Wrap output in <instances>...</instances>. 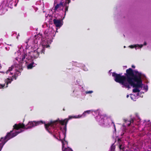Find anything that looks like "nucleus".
<instances>
[{"instance_id":"nucleus-1","label":"nucleus","mask_w":151,"mask_h":151,"mask_svg":"<svg viewBox=\"0 0 151 151\" xmlns=\"http://www.w3.org/2000/svg\"><path fill=\"white\" fill-rule=\"evenodd\" d=\"M55 34L53 28L49 27L45 31L43 37L42 34H38L35 42L40 43L41 46L36 49L35 50L34 48L33 50L32 47H31V50L29 49L31 46L30 45L28 46L31 41L29 40L24 43L23 45H19L18 47L19 50L15 53V56H17L15 59L17 62H16L14 65L9 67L6 73V74L9 73V75L16 80V76H18L20 73V70L22 69L23 64H27L28 69H31L35 66L36 64L31 62L33 59L37 58L40 53L44 54L45 48L50 46L49 45L52 42V39Z\"/></svg>"},{"instance_id":"nucleus-2","label":"nucleus","mask_w":151,"mask_h":151,"mask_svg":"<svg viewBox=\"0 0 151 151\" xmlns=\"http://www.w3.org/2000/svg\"><path fill=\"white\" fill-rule=\"evenodd\" d=\"M112 73L115 81L121 84L122 87L128 89L132 86L134 88L132 91L135 93L131 94L130 96L133 101H135L136 99L141 97L139 95L141 90H144L145 92L148 90L147 86L142 83V79L144 78L145 76L141 72L137 70H134L133 72L132 69L129 68L126 70V76H122V74H118L114 72Z\"/></svg>"},{"instance_id":"nucleus-3","label":"nucleus","mask_w":151,"mask_h":151,"mask_svg":"<svg viewBox=\"0 0 151 151\" xmlns=\"http://www.w3.org/2000/svg\"><path fill=\"white\" fill-rule=\"evenodd\" d=\"M68 120L65 119L60 120L59 119L56 120L50 121L47 124H45L44 126L46 130L54 137L58 139H60L62 143L63 151H69L70 149L67 147V142L65 141L66 132V125Z\"/></svg>"},{"instance_id":"nucleus-4","label":"nucleus","mask_w":151,"mask_h":151,"mask_svg":"<svg viewBox=\"0 0 151 151\" xmlns=\"http://www.w3.org/2000/svg\"><path fill=\"white\" fill-rule=\"evenodd\" d=\"M92 113L93 115L95 116V118L99 124L102 126H107L109 125L110 123L113 124L114 127V135L116 136V129L114 124L112 122L111 120L108 118L105 114L101 115L100 111L99 109L96 110H87L85 111L82 114L79 115L78 116H69L68 119H66L68 121V119L73 118H79L81 117H84L87 115Z\"/></svg>"},{"instance_id":"nucleus-5","label":"nucleus","mask_w":151,"mask_h":151,"mask_svg":"<svg viewBox=\"0 0 151 151\" xmlns=\"http://www.w3.org/2000/svg\"><path fill=\"white\" fill-rule=\"evenodd\" d=\"M35 127V121L29 122L25 126L23 124H15L13 126V129L8 132L4 137H2L0 140V151H1L4 145L9 139L12 138L19 133L23 132L25 129L31 128Z\"/></svg>"},{"instance_id":"nucleus-6","label":"nucleus","mask_w":151,"mask_h":151,"mask_svg":"<svg viewBox=\"0 0 151 151\" xmlns=\"http://www.w3.org/2000/svg\"><path fill=\"white\" fill-rule=\"evenodd\" d=\"M70 0H55V3L60 2L59 4H57L55 6L54 10L55 11L62 10L64 12L65 15L66 12L68 10V4L70 2Z\"/></svg>"},{"instance_id":"nucleus-7","label":"nucleus","mask_w":151,"mask_h":151,"mask_svg":"<svg viewBox=\"0 0 151 151\" xmlns=\"http://www.w3.org/2000/svg\"><path fill=\"white\" fill-rule=\"evenodd\" d=\"M124 121L125 122L124 123V124L123 125V128L124 129H126V126H129L130 125L132 127H134V122L133 119L132 118H131L129 119H124ZM134 123L139 125V123L138 124H136L135 123Z\"/></svg>"},{"instance_id":"nucleus-8","label":"nucleus","mask_w":151,"mask_h":151,"mask_svg":"<svg viewBox=\"0 0 151 151\" xmlns=\"http://www.w3.org/2000/svg\"><path fill=\"white\" fill-rule=\"evenodd\" d=\"M9 73L7 74L9 75V78L5 80V82L6 83V85H5V83L2 84H0V88H4L7 87L9 83H11L13 79H14L12 76L9 75Z\"/></svg>"},{"instance_id":"nucleus-9","label":"nucleus","mask_w":151,"mask_h":151,"mask_svg":"<svg viewBox=\"0 0 151 151\" xmlns=\"http://www.w3.org/2000/svg\"><path fill=\"white\" fill-rule=\"evenodd\" d=\"M84 85L81 84V85H76L75 89L73 91L75 92L81 93L82 94L84 93V90L83 88Z\"/></svg>"},{"instance_id":"nucleus-10","label":"nucleus","mask_w":151,"mask_h":151,"mask_svg":"<svg viewBox=\"0 0 151 151\" xmlns=\"http://www.w3.org/2000/svg\"><path fill=\"white\" fill-rule=\"evenodd\" d=\"M64 18V17H63V19H61L56 18L53 19L54 23L57 27L59 28L63 25V20Z\"/></svg>"},{"instance_id":"nucleus-11","label":"nucleus","mask_w":151,"mask_h":151,"mask_svg":"<svg viewBox=\"0 0 151 151\" xmlns=\"http://www.w3.org/2000/svg\"><path fill=\"white\" fill-rule=\"evenodd\" d=\"M147 45L146 42H144V44L142 45H139L137 44V45H132L129 46V47L132 48H133L134 47H135V48L136 49H137L139 48H141L142 47V46H143V45Z\"/></svg>"},{"instance_id":"nucleus-12","label":"nucleus","mask_w":151,"mask_h":151,"mask_svg":"<svg viewBox=\"0 0 151 151\" xmlns=\"http://www.w3.org/2000/svg\"><path fill=\"white\" fill-rule=\"evenodd\" d=\"M118 141L119 144V148L121 150V151H124V145L122 144V141L120 139L118 140Z\"/></svg>"},{"instance_id":"nucleus-13","label":"nucleus","mask_w":151,"mask_h":151,"mask_svg":"<svg viewBox=\"0 0 151 151\" xmlns=\"http://www.w3.org/2000/svg\"><path fill=\"white\" fill-rule=\"evenodd\" d=\"M80 65L79 66L83 68L84 71H87L88 70V69L86 67L85 65L83 63H80Z\"/></svg>"},{"instance_id":"nucleus-14","label":"nucleus","mask_w":151,"mask_h":151,"mask_svg":"<svg viewBox=\"0 0 151 151\" xmlns=\"http://www.w3.org/2000/svg\"><path fill=\"white\" fill-rule=\"evenodd\" d=\"M77 85H81V84H83L82 81H81L80 80H78L76 81Z\"/></svg>"},{"instance_id":"nucleus-15","label":"nucleus","mask_w":151,"mask_h":151,"mask_svg":"<svg viewBox=\"0 0 151 151\" xmlns=\"http://www.w3.org/2000/svg\"><path fill=\"white\" fill-rule=\"evenodd\" d=\"M135 119L136 120V121L138 123L141 122V119L139 118L138 115H136V117Z\"/></svg>"},{"instance_id":"nucleus-16","label":"nucleus","mask_w":151,"mask_h":151,"mask_svg":"<svg viewBox=\"0 0 151 151\" xmlns=\"http://www.w3.org/2000/svg\"><path fill=\"white\" fill-rule=\"evenodd\" d=\"M115 149V146L114 145V144H113L111 147V151H114V150Z\"/></svg>"},{"instance_id":"nucleus-17","label":"nucleus","mask_w":151,"mask_h":151,"mask_svg":"<svg viewBox=\"0 0 151 151\" xmlns=\"http://www.w3.org/2000/svg\"><path fill=\"white\" fill-rule=\"evenodd\" d=\"M42 27L43 28H48V26L47 23H45L44 24L42 25Z\"/></svg>"},{"instance_id":"nucleus-18","label":"nucleus","mask_w":151,"mask_h":151,"mask_svg":"<svg viewBox=\"0 0 151 151\" xmlns=\"http://www.w3.org/2000/svg\"><path fill=\"white\" fill-rule=\"evenodd\" d=\"M84 92L86 94H91L93 92V91H86L85 92Z\"/></svg>"},{"instance_id":"nucleus-19","label":"nucleus","mask_w":151,"mask_h":151,"mask_svg":"<svg viewBox=\"0 0 151 151\" xmlns=\"http://www.w3.org/2000/svg\"><path fill=\"white\" fill-rule=\"evenodd\" d=\"M125 132H126V131H125L124 129V130H123V133L121 135L122 136L123 135H124L125 134Z\"/></svg>"},{"instance_id":"nucleus-20","label":"nucleus","mask_w":151,"mask_h":151,"mask_svg":"<svg viewBox=\"0 0 151 151\" xmlns=\"http://www.w3.org/2000/svg\"><path fill=\"white\" fill-rule=\"evenodd\" d=\"M5 49L7 50H9V47H5Z\"/></svg>"},{"instance_id":"nucleus-21","label":"nucleus","mask_w":151,"mask_h":151,"mask_svg":"<svg viewBox=\"0 0 151 151\" xmlns=\"http://www.w3.org/2000/svg\"><path fill=\"white\" fill-rule=\"evenodd\" d=\"M41 1H37V2H36V3H37V4H39V3L40 2H41Z\"/></svg>"},{"instance_id":"nucleus-22","label":"nucleus","mask_w":151,"mask_h":151,"mask_svg":"<svg viewBox=\"0 0 151 151\" xmlns=\"http://www.w3.org/2000/svg\"><path fill=\"white\" fill-rule=\"evenodd\" d=\"M37 45H37V43H36V44H35V45L34 46L35 47V46H36V47H37Z\"/></svg>"},{"instance_id":"nucleus-23","label":"nucleus","mask_w":151,"mask_h":151,"mask_svg":"<svg viewBox=\"0 0 151 151\" xmlns=\"http://www.w3.org/2000/svg\"><path fill=\"white\" fill-rule=\"evenodd\" d=\"M132 68H135V66H134V65H132Z\"/></svg>"},{"instance_id":"nucleus-24","label":"nucleus","mask_w":151,"mask_h":151,"mask_svg":"<svg viewBox=\"0 0 151 151\" xmlns=\"http://www.w3.org/2000/svg\"><path fill=\"white\" fill-rule=\"evenodd\" d=\"M129 95H127V98H128V97H129Z\"/></svg>"},{"instance_id":"nucleus-25","label":"nucleus","mask_w":151,"mask_h":151,"mask_svg":"<svg viewBox=\"0 0 151 151\" xmlns=\"http://www.w3.org/2000/svg\"><path fill=\"white\" fill-rule=\"evenodd\" d=\"M17 39H18V36H17Z\"/></svg>"},{"instance_id":"nucleus-26","label":"nucleus","mask_w":151,"mask_h":151,"mask_svg":"<svg viewBox=\"0 0 151 151\" xmlns=\"http://www.w3.org/2000/svg\"><path fill=\"white\" fill-rule=\"evenodd\" d=\"M56 32H57V30H58L57 28H56Z\"/></svg>"},{"instance_id":"nucleus-27","label":"nucleus","mask_w":151,"mask_h":151,"mask_svg":"<svg viewBox=\"0 0 151 151\" xmlns=\"http://www.w3.org/2000/svg\"><path fill=\"white\" fill-rule=\"evenodd\" d=\"M124 48H125L126 47H125V46H124Z\"/></svg>"},{"instance_id":"nucleus-28","label":"nucleus","mask_w":151,"mask_h":151,"mask_svg":"<svg viewBox=\"0 0 151 151\" xmlns=\"http://www.w3.org/2000/svg\"><path fill=\"white\" fill-rule=\"evenodd\" d=\"M111 70H110L109 71V72H110L111 71Z\"/></svg>"}]
</instances>
